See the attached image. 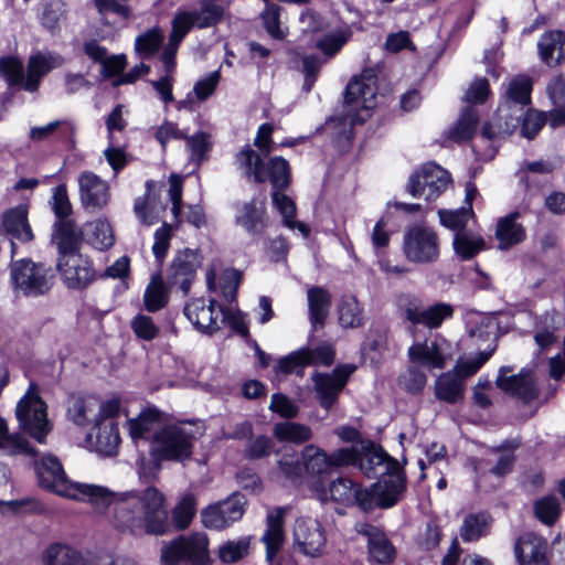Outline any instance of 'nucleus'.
<instances>
[{"label": "nucleus", "mask_w": 565, "mask_h": 565, "mask_svg": "<svg viewBox=\"0 0 565 565\" xmlns=\"http://www.w3.org/2000/svg\"><path fill=\"white\" fill-rule=\"evenodd\" d=\"M532 81L519 75L513 77L505 88L503 99L499 105L494 125L484 124L480 139L475 143V151L482 159H492L497 152L493 145L498 139L511 135L522 121L521 132L527 139H533L545 124L543 114L529 109L531 103Z\"/></svg>", "instance_id": "obj_1"}, {"label": "nucleus", "mask_w": 565, "mask_h": 565, "mask_svg": "<svg viewBox=\"0 0 565 565\" xmlns=\"http://www.w3.org/2000/svg\"><path fill=\"white\" fill-rule=\"evenodd\" d=\"M109 493L111 501L95 508L102 510L114 504V522L118 529L136 535H163L168 532L166 498L158 489L148 487L117 495Z\"/></svg>", "instance_id": "obj_2"}, {"label": "nucleus", "mask_w": 565, "mask_h": 565, "mask_svg": "<svg viewBox=\"0 0 565 565\" xmlns=\"http://www.w3.org/2000/svg\"><path fill=\"white\" fill-rule=\"evenodd\" d=\"M53 241L57 245V270L70 289H84L95 280L90 260L79 253L82 237L73 222H62Z\"/></svg>", "instance_id": "obj_3"}, {"label": "nucleus", "mask_w": 565, "mask_h": 565, "mask_svg": "<svg viewBox=\"0 0 565 565\" xmlns=\"http://www.w3.org/2000/svg\"><path fill=\"white\" fill-rule=\"evenodd\" d=\"M358 461L367 477H380L372 491L382 508H391L398 501L405 489V477L399 463L374 445L363 447Z\"/></svg>", "instance_id": "obj_4"}, {"label": "nucleus", "mask_w": 565, "mask_h": 565, "mask_svg": "<svg viewBox=\"0 0 565 565\" xmlns=\"http://www.w3.org/2000/svg\"><path fill=\"white\" fill-rule=\"evenodd\" d=\"M39 483L61 497L73 500L86 501L94 507L105 505L111 501L109 490L102 486L71 482L64 469L53 455L43 456L35 465Z\"/></svg>", "instance_id": "obj_5"}, {"label": "nucleus", "mask_w": 565, "mask_h": 565, "mask_svg": "<svg viewBox=\"0 0 565 565\" xmlns=\"http://www.w3.org/2000/svg\"><path fill=\"white\" fill-rule=\"evenodd\" d=\"M236 161L248 180L269 181L274 190H286L290 184L289 163L282 157H274L265 164L260 154L247 147L236 154Z\"/></svg>", "instance_id": "obj_6"}, {"label": "nucleus", "mask_w": 565, "mask_h": 565, "mask_svg": "<svg viewBox=\"0 0 565 565\" xmlns=\"http://www.w3.org/2000/svg\"><path fill=\"white\" fill-rule=\"evenodd\" d=\"M209 537L203 532L180 535L161 545V565H209Z\"/></svg>", "instance_id": "obj_7"}, {"label": "nucleus", "mask_w": 565, "mask_h": 565, "mask_svg": "<svg viewBox=\"0 0 565 565\" xmlns=\"http://www.w3.org/2000/svg\"><path fill=\"white\" fill-rule=\"evenodd\" d=\"M193 439L194 428L191 424L168 425L156 433L150 450L157 459L183 461L192 455Z\"/></svg>", "instance_id": "obj_8"}, {"label": "nucleus", "mask_w": 565, "mask_h": 565, "mask_svg": "<svg viewBox=\"0 0 565 565\" xmlns=\"http://www.w3.org/2000/svg\"><path fill=\"white\" fill-rule=\"evenodd\" d=\"M47 406L39 394V387L31 382L24 395L15 406V417L21 430L30 435L38 443H44L52 426L47 418Z\"/></svg>", "instance_id": "obj_9"}, {"label": "nucleus", "mask_w": 565, "mask_h": 565, "mask_svg": "<svg viewBox=\"0 0 565 565\" xmlns=\"http://www.w3.org/2000/svg\"><path fill=\"white\" fill-rule=\"evenodd\" d=\"M10 275L15 289L25 296L44 295L53 284L49 268L26 258L12 263Z\"/></svg>", "instance_id": "obj_10"}, {"label": "nucleus", "mask_w": 565, "mask_h": 565, "mask_svg": "<svg viewBox=\"0 0 565 565\" xmlns=\"http://www.w3.org/2000/svg\"><path fill=\"white\" fill-rule=\"evenodd\" d=\"M120 409L117 399L100 402L96 396H73L68 402L67 417L77 426L99 424L104 417H116Z\"/></svg>", "instance_id": "obj_11"}, {"label": "nucleus", "mask_w": 565, "mask_h": 565, "mask_svg": "<svg viewBox=\"0 0 565 565\" xmlns=\"http://www.w3.org/2000/svg\"><path fill=\"white\" fill-rule=\"evenodd\" d=\"M450 183L451 177L449 172L440 166L429 162L409 177L407 191L414 198L434 201Z\"/></svg>", "instance_id": "obj_12"}, {"label": "nucleus", "mask_w": 565, "mask_h": 565, "mask_svg": "<svg viewBox=\"0 0 565 565\" xmlns=\"http://www.w3.org/2000/svg\"><path fill=\"white\" fill-rule=\"evenodd\" d=\"M404 253L412 263L431 264L440 254V242L437 233L425 226H414L404 237Z\"/></svg>", "instance_id": "obj_13"}, {"label": "nucleus", "mask_w": 565, "mask_h": 565, "mask_svg": "<svg viewBox=\"0 0 565 565\" xmlns=\"http://www.w3.org/2000/svg\"><path fill=\"white\" fill-rule=\"evenodd\" d=\"M247 504L241 493H233L223 501L207 505L201 511L202 524L211 530L222 531L239 521Z\"/></svg>", "instance_id": "obj_14"}, {"label": "nucleus", "mask_w": 565, "mask_h": 565, "mask_svg": "<svg viewBox=\"0 0 565 565\" xmlns=\"http://www.w3.org/2000/svg\"><path fill=\"white\" fill-rule=\"evenodd\" d=\"M184 316L202 333L212 334L224 321L223 308L213 299L194 298L184 306Z\"/></svg>", "instance_id": "obj_15"}, {"label": "nucleus", "mask_w": 565, "mask_h": 565, "mask_svg": "<svg viewBox=\"0 0 565 565\" xmlns=\"http://www.w3.org/2000/svg\"><path fill=\"white\" fill-rule=\"evenodd\" d=\"M296 548L306 556L319 557L323 554L327 536L321 523L311 518H298L294 525Z\"/></svg>", "instance_id": "obj_16"}, {"label": "nucleus", "mask_w": 565, "mask_h": 565, "mask_svg": "<svg viewBox=\"0 0 565 565\" xmlns=\"http://www.w3.org/2000/svg\"><path fill=\"white\" fill-rule=\"evenodd\" d=\"M78 198L82 206L89 212L106 207L110 201L108 181L93 171H82L77 177Z\"/></svg>", "instance_id": "obj_17"}, {"label": "nucleus", "mask_w": 565, "mask_h": 565, "mask_svg": "<svg viewBox=\"0 0 565 565\" xmlns=\"http://www.w3.org/2000/svg\"><path fill=\"white\" fill-rule=\"evenodd\" d=\"M201 264L202 257L196 249L178 250L167 271L168 282L181 289L184 296L188 295Z\"/></svg>", "instance_id": "obj_18"}, {"label": "nucleus", "mask_w": 565, "mask_h": 565, "mask_svg": "<svg viewBox=\"0 0 565 565\" xmlns=\"http://www.w3.org/2000/svg\"><path fill=\"white\" fill-rule=\"evenodd\" d=\"M354 371L355 366L347 364L335 367L331 373H316L312 375L315 391L323 408L330 409L332 407L349 376Z\"/></svg>", "instance_id": "obj_19"}, {"label": "nucleus", "mask_w": 565, "mask_h": 565, "mask_svg": "<svg viewBox=\"0 0 565 565\" xmlns=\"http://www.w3.org/2000/svg\"><path fill=\"white\" fill-rule=\"evenodd\" d=\"M408 356L413 364L428 370L444 369L451 359L450 344L443 338L417 342L408 348Z\"/></svg>", "instance_id": "obj_20"}, {"label": "nucleus", "mask_w": 565, "mask_h": 565, "mask_svg": "<svg viewBox=\"0 0 565 565\" xmlns=\"http://www.w3.org/2000/svg\"><path fill=\"white\" fill-rule=\"evenodd\" d=\"M224 7L215 0H205L200 10L177 12L172 24L186 35L191 28H210L217 24L224 15Z\"/></svg>", "instance_id": "obj_21"}, {"label": "nucleus", "mask_w": 565, "mask_h": 565, "mask_svg": "<svg viewBox=\"0 0 565 565\" xmlns=\"http://www.w3.org/2000/svg\"><path fill=\"white\" fill-rule=\"evenodd\" d=\"M331 499L345 505H359L363 511H370L379 505L374 491L362 489L349 478H338L329 487Z\"/></svg>", "instance_id": "obj_22"}, {"label": "nucleus", "mask_w": 565, "mask_h": 565, "mask_svg": "<svg viewBox=\"0 0 565 565\" xmlns=\"http://www.w3.org/2000/svg\"><path fill=\"white\" fill-rule=\"evenodd\" d=\"M405 318L413 324H423L429 329H436L454 313V309L448 303H436L423 308L416 298L407 297L402 303Z\"/></svg>", "instance_id": "obj_23"}, {"label": "nucleus", "mask_w": 565, "mask_h": 565, "mask_svg": "<svg viewBox=\"0 0 565 565\" xmlns=\"http://www.w3.org/2000/svg\"><path fill=\"white\" fill-rule=\"evenodd\" d=\"M376 95V79L371 71H366L359 77H353L345 90L344 102L348 113L370 110L374 107Z\"/></svg>", "instance_id": "obj_24"}, {"label": "nucleus", "mask_w": 565, "mask_h": 565, "mask_svg": "<svg viewBox=\"0 0 565 565\" xmlns=\"http://www.w3.org/2000/svg\"><path fill=\"white\" fill-rule=\"evenodd\" d=\"M512 370L509 366H502L497 377V386L523 401H531L537 396V388L531 372L521 371L519 374L508 375Z\"/></svg>", "instance_id": "obj_25"}, {"label": "nucleus", "mask_w": 565, "mask_h": 565, "mask_svg": "<svg viewBox=\"0 0 565 565\" xmlns=\"http://www.w3.org/2000/svg\"><path fill=\"white\" fill-rule=\"evenodd\" d=\"M63 64L64 57L57 53L38 52L31 55L26 66L24 89L30 93L36 92L42 77Z\"/></svg>", "instance_id": "obj_26"}, {"label": "nucleus", "mask_w": 565, "mask_h": 565, "mask_svg": "<svg viewBox=\"0 0 565 565\" xmlns=\"http://www.w3.org/2000/svg\"><path fill=\"white\" fill-rule=\"evenodd\" d=\"M2 227L4 233L11 238V252L15 250L14 241L29 243L33 241L34 235L28 220V210L23 205L15 206L6 211L2 215Z\"/></svg>", "instance_id": "obj_27"}, {"label": "nucleus", "mask_w": 565, "mask_h": 565, "mask_svg": "<svg viewBox=\"0 0 565 565\" xmlns=\"http://www.w3.org/2000/svg\"><path fill=\"white\" fill-rule=\"evenodd\" d=\"M287 508H275L268 511L266 516V530L262 541L266 546V558L271 562L285 542L284 522Z\"/></svg>", "instance_id": "obj_28"}, {"label": "nucleus", "mask_w": 565, "mask_h": 565, "mask_svg": "<svg viewBox=\"0 0 565 565\" xmlns=\"http://www.w3.org/2000/svg\"><path fill=\"white\" fill-rule=\"evenodd\" d=\"M546 541L535 533L521 535L514 545V553L520 565H547Z\"/></svg>", "instance_id": "obj_29"}, {"label": "nucleus", "mask_w": 565, "mask_h": 565, "mask_svg": "<svg viewBox=\"0 0 565 565\" xmlns=\"http://www.w3.org/2000/svg\"><path fill=\"white\" fill-rule=\"evenodd\" d=\"M235 221L247 233L252 235L260 234L267 226L265 202L253 199L238 204Z\"/></svg>", "instance_id": "obj_30"}, {"label": "nucleus", "mask_w": 565, "mask_h": 565, "mask_svg": "<svg viewBox=\"0 0 565 565\" xmlns=\"http://www.w3.org/2000/svg\"><path fill=\"white\" fill-rule=\"evenodd\" d=\"M356 531L367 539L371 558L381 564L393 559L394 547L380 529L367 523H361L356 525Z\"/></svg>", "instance_id": "obj_31"}, {"label": "nucleus", "mask_w": 565, "mask_h": 565, "mask_svg": "<svg viewBox=\"0 0 565 565\" xmlns=\"http://www.w3.org/2000/svg\"><path fill=\"white\" fill-rule=\"evenodd\" d=\"M95 449L104 455L111 456L116 452L120 436L115 417H104L99 424L94 425Z\"/></svg>", "instance_id": "obj_32"}, {"label": "nucleus", "mask_w": 565, "mask_h": 565, "mask_svg": "<svg viewBox=\"0 0 565 565\" xmlns=\"http://www.w3.org/2000/svg\"><path fill=\"white\" fill-rule=\"evenodd\" d=\"M537 46L542 62L548 66H555L565 57V33L562 31L544 33Z\"/></svg>", "instance_id": "obj_33"}, {"label": "nucleus", "mask_w": 565, "mask_h": 565, "mask_svg": "<svg viewBox=\"0 0 565 565\" xmlns=\"http://www.w3.org/2000/svg\"><path fill=\"white\" fill-rule=\"evenodd\" d=\"M284 191L274 190L271 193L273 205L281 215L282 224L289 230H298L302 237L306 238L310 234V228L305 223L295 220L296 204Z\"/></svg>", "instance_id": "obj_34"}, {"label": "nucleus", "mask_w": 565, "mask_h": 565, "mask_svg": "<svg viewBox=\"0 0 565 565\" xmlns=\"http://www.w3.org/2000/svg\"><path fill=\"white\" fill-rule=\"evenodd\" d=\"M300 460L305 473L308 476H321L332 471L329 452L315 444H309L302 448Z\"/></svg>", "instance_id": "obj_35"}, {"label": "nucleus", "mask_w": 565, "mask_h": 565, "mask_svg": "<svg viewBox=\"0 0 565 565\" xmlns=\"http://www.w3.org/2000/svg\"><path fill=\"white\" fill-rule=\"evenodd\" d=\"M307 296L310 323L313 328L322 327L331 307V295L322 287H310Z\"/></svg>", "instance_id": "obj_36"}, {"label": "nucleus", "mask_w": 565, "mask_h": 565, "mask_svg": "<svg viewBox=\"0 0 565 565\" xmlns=\"http://www.w3.org/2000/svg\"><path fill=\"white\" fill-rule=\"evenodd\" d=\"M160 419L156 411L142 412L138 417L128 422V430L131 439L137 444L140 440L153 439L160 431Z\"/></svg>", "instance_id": "obj_37"}, {"label": "nucleus", "mask_w": 565, "mask_h": 565, "mask_svg": "<svg viewBox=\"0 0 565 565\" xmlns=\"http://www.w3.org/2000/svg\"><path fill=\"white\" fill-rule=\"evenodd\" d=\"M463 390L465 381L456 371L444 373L437 379L435 384L437 398L450 404H455L462 398Z\"/></svg>", "instance_id": "obj_38"}, {"label": "nucleus", "mask_w": 565, "mask_h": 565, "mask_svg": "<svg viewBox=\"0 0 565 565\" xmlns=\"http://www.w3.org/2000/svg\"><path fill=\"white\" fill-rule=\"evenodd\" d=\"M519 213H512L501 218L497 225L495 236L499 241L501 249L510 248L511 246L521 243L525 237L524 227L516 222Z\"/></svg>", "instance_id": "obj_39"}, {"label": "nucleus", "mask_w": 565, "mask_h": 565, "mask_svg": "<svg viewBox=\"0 0 565 565\" xmlns=\"http://www.w3.org/2000/svg\"><path fill=\"white\" fill-rule=\"evenodd\" d=\"M492 519L487 513H471L465 516L459 530L463 542H475L486 536L491 527Z\"/></svg>", "instance_id": "obj_40"}, {"label": "nucleus", "mask_w": 565, "mask_h": 565, "mask_svg": "<svg viewBox=\"0 0 565 565\" xmlns=\"http://www.w3.org/2000/svg\"><path fill=\"white\" fill-rule=\"evenodd\" d=\"M273 434L279 441L292 444L309 441L313 436L309 426L297 422L277 423L273 428Z\"/></svg>", "instance_id": "obj_41"}, {"label": "nucleus", "mask_w": 565, "mask_h": 565, "mask_svg": "<svg viewBox=\"0 0 565 565\" xmlns=\"http://www.w3.org/2000/svg\"><path fill=\"white\" fill-rule=\"evenodd\" d=\"M85 231L88 243L96 249H107L115 243L113 228L108 221L104 218L88 223Z\"/></svg>", "instance_id": "obj_42"}, {"label": "nucleus", "mask_w": 565, "mask_h": 565, "mask_svg": "<svg viewBox=\"0 0 565 565\" xmlns=\"http://www.w3.org/2000/svg\"><path fill=\"white\" fill-rule=\"evenodd\" d=\"M43 562L45 565H86L83 556L76 550L58 543L47 547Z\"/></svg>", "instance_id": "obj_43"}, {"label": "nucleus", "mask_w": 565, "mask_h": 565, "mask_svg": "<svg viewBox=\"0 0 565 565\" xmlns=\"http://www.w3.org/2000/svg\"><path fill=\"white\" fill-rule=\"evenodd\" d=\"M479 121L475 108L467 107L459 116L457 122L449 129L448 137L457 142L468 140L472 137Z\"/></svg>", "instance_id": "obj_44"}, {"label": "nucleus", "mask_w": 565, "mask_h": 565, "mask_svg": "<svg viewBox=\"0 0 565 565\" xmlns=\"http://www.w3.org/2000/svg\"><path fill=\"white\" fill-rule=\"evenodd\" d=\"M455 253L463 260L472 258L484 247L481 236L470 232H458L454 237Z\"/></svg>", "instance_id": "obj_45"}, {"label": "nucleus", "mask_w": 565, "mask_h": 565, "mask_svg": "<svg viewBox=\"0 0 565 565\" xmlns=\"http://www.w3.org/2000/svg\"><path fill=\"white\" fill-rule=\"evenodd\" d=\"M0 449L12 455H34L30 443L19 434H9L7 422L0 417Z\"/></svg>", "instance_id": "obj_46"}, {"label": "nucleus", "mask_w": 565, "mask_h": 565, "mask_svg": "<svg viewBox=\"0 0 565 565\" xmlns=\"http://www.w3.org/2000/svg\"><path fill=\"white\" fill-rule=\"evenodd\" d=\"M169 299L168 289L160 276L153 277L143 295L145 307L150 312L162 309Z\"/></svg>", "instance_id": "obj_47"}, {"label": "nucleus", "mask_w": 565, "mask_h": 565, "mask_svg": "<svg viewBox=\"0 0 565 565\" xmlns=\"http://www.w3.org/2000/svg\"><path fill=\"white\" fill-rule=\"evenodd\" d=\"M339 321L344 328H358L363 323L362 310L353 296H343L339 303Z\"/></svg>", "instance_id": "obj_48"}, {"label": "nucleus", "mask_w": 565, "mask_h": 565, "mask_svg": "<svg viewBox=\"0 0 565 565\" xmlns=\"http://www.w3.org/2000/svg\"><path fill=\"white\" fill-rule=\"evenodd\" d=\"M554 170V166L550 161L540 160L533 162H525L519 173L521 181L524 183L526 189L532 185L537 186L540 183L539 177H546Z\"/></svg>", "instance_id": "obj_49"}, {"label": "nucleus", "mask_w": 565, "mask_h": 565, "mask_svg": "<svg viewBox=\"0 0 565 565\" xmlns=\"http://www.w3.org/2000/svg\"><path fill=\"white\" fill-rule=\"evenodd\" d=\"M196 512V499L193 494H184L172 511L174 525L179 530L186 529Z\"/></svg>", "instance_id": "obj_50"}, {"label": "nucleus", "mask_w": 565, "mask_h": 565, "mask_svg": "<svg viewBox=\"0 0 565 565\" xmlns=\"http://www.w3.org/2000/svg\"><path fill=\"white\" fill-rule=\"evenodd\" d=\"M0 76L3 77L10 86L21 85L24 88V71L20 60L13 56L0 58Z\"/></svg>", "instance_id": "obj_51"}, {"label": "nucleus", "mask_w": 565, "mask_h": 565, "mask_svg": "<svg viewBox=\"0 0 565 565\" xmlns=\"http://www.w3.org/2000/svg\"><path fill=\"white\" fill-rule=\"evenodd\" d=\"M186 141V149L190 152L192 161L200 164L212 148V141L209 134L200 131L191 137L184 138Z\"/></svg>", "instance_id": "obj_52"}, {"label": "nucleus", "mask_w": 565, "mask_h": 565, "mask_svg": "<svg viewBox=\"0 0 565 565\" xmlns=\"http://www.w3.org/2000/svg\"><path fill=\"white\" fill-rule=\"evenodd\" d=\"M52 205L53 211L58 218V222L55 225V233L57 234L58 226L62 222H70L66 220L68 215L72 213V204L70 202L68 195H67V189L65 184H60L53 190V196H52Z\"/></svg>", "instance_id": "obj_53"}, {"label": "nucleus", "mask_w": 565, "mask_h": 565, "mask_svg": "<svg viewBox=\"0 0 565 565\" xmlns=\"http://www.w3.org/2000/svg\"><path fill=\"white\" fill-rule=\"evenodd\" d=\"M441 224L452 231L465 232L468 220L473 215L471 207H461L459 210H440L438 212Z\"/></svg>", "instance_id": "obj_54"}, {"label": "nucleus", "mask_w": 565, "mask_h": 565, "mask_svg": "<svg viewBox=\"0 0 565 565\" xmlns=\"http://www.w3.org/2000/svg\"><path fill=\"white\" fill-rule=\"evenodd\" d=\"M262 19L267 33L276 40L287 36V29L280 25V8L276 4H267L262 13Z\"/></svg>", "instance_id": "obj_55"}, {"label": "nucleus", "mask_w": 565, "mask_h": 565, "mask_svg": "<svg viewBox=\"0 0 565 565\" xmlns=\"http://www.w3.org/2000/svg\"><path fill=\"white\" fill-rule=\"evenodd\" d=\"M162 41V32L159 29L153 28L136 38V51L146 57L151 56L159 50Z\"/></svg>", "instance_id": "obj_56"}, {"label": "nucleus", "mask_w": 565, "mask_h": 565, "mask_svg": "<svg viewBox=\"0 0 565 565\" xmlns=\"http://www.w3.org/2000/svg\"><path fill=\"white\" fill-rule=\"evenodd\" d=\"M249 539L243 537L237 541H228L220 546L218 557L224 563H235L247 555Z\"/></svg>", "instance_id": "obj_57"}, {"label": "nucleus", "mask_w": 565, "mask_h": 565, "mask_svg": "<svg viewBox=\"0 0 565 565\" xmlns=\"http://www.w3.org/2000/svg\"><path fill=\"white\" fill-rule=\"evenodd\" d=\"M535 516L546 525H552L559 514V502L555 497H544L534 504Z\"/></svg>", "instance_id": "obj_58"}, {"label": "nucleus", "mask_w": 565, "mask_h": 565, "mask_svg": "<svg viewBox=\"0 0 565 565\" xmlns=\"http://www.w3.org/2000/svg\"><path fill=\"white\" fill-rule=\"evenodd\" d=\"M184 34L178 28L172 25V31L169 38V42L166 45L163 53L161 55V60L164 66L166 75H171L175 67V54L178 52L179 45L184 39Z\"/></svg>", "instance_id": "obj_59"}, {"label": "nucleus", "mask_w": 565, "mask_h": 565, "mask_svg": "<svg viewBox=\"0 0 565 565\" xmlns=\"http://www.w3.org/2000/svg\"><path fill=\"white\" fill-rule=\"evenodd\" d=\"M308 353H306L305 349H300L291 352L290 354L281 358L276 367L275 372L277 374L281 373L284 375L290 374L298 369H302L308 365Z\"/></svg>", "instance_id": "obj_60"}, {"label": "nucleus", "mask_w": 565, "mask_h": 565, "mask_svg": "<svg viewBox=\"0 0 565 565\" xmlns=\"http://www.w3.org/2000/svg\"><path fill=\"white\" fill-rule=\"evenodd\" d=\"M492 351L479 352L473 358L458 360L455 371L465 381V379L473 375L491 356Z\"/></svg>", "instance_id": "obj_61"}, {"label": "nucleus", "mask_w": 565, "mask_h": 565, "mask_svg": "<svg viewBox=\"0 0 565 565\" xmlns=\"http://www.w3.org/2000/svg\"><path fill=\"white\" fill-rule=\"evenodd\" d=\"M332 470L358 465L360 450L356 446L344 447L329 454Z\"/></svg>", "instance_id": "obj_62"}, {"label": "nucleus", "mask_w": 565, "mask_h": 565, "mask_svg": "<svg viewBox=\"0 0 565 565\" xmlns=\"http://www.w3.org/2000/svg\"><path fill=\"white\" fill-rule=\"evenodd\" d=\"M426 382V374L415 366L409 367L398 380L401 387L411 393L420 392L425 387Z\"/></svg>", "instance_id": "obj_63"}, {"label": "nucleus", "mask_w": 565, "mask_h": 565, "mask_svg": "<svg viewBox=\"0 0 565 565\" xmlns=\"http://www.w3.org/2000/svg\"><path fill=\"white\" fill-rule=\"evenodd\" d=\"M241 281V274L235 269H225L218 281L222 296L228 302L235 299L237 288Z\"/></svg>", "instance_id": "obj_64"}]
</instances>
